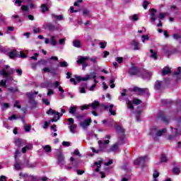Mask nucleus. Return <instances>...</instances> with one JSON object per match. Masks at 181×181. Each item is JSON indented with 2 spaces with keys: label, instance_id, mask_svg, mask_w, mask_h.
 Segmentation results:
<instances>
[{
  "label": "nucleus",
  "instance_id": "58836bf2",
  "mask_svg": "<svg viewBox=\"0 0 181 181\" xmlns=\"http://www.w3.org/2000/svg\"><path fill=\"white\" fill-rule=\"evenodd\" d=\"M50 44L52 45V46H56L57 45V42H56V36L51 37Z\"/></svg>",
  "mask_w": 181,
  "mask_h": 181
},
{
  "label": "nucleus",
  "instance_id": "412c9836",
  "mask_svg": "<svg viewBox=\"0 0 181 181\" xmlns=\"http://www.w3.org/2000/svg\"><path fill=\"white\" fill-rule=\"evenodd\" d=\"M57 165L59 166L64 165V156L62 153L58 154Z\"/></svg>",
  "mask_w": 181,
  "mask_h": 181
},
{
  "label": "nucleus",
  "instance_id": "603ef678",
  "mask_svg": "<svg viewBox=\"0 0 181 181\" xmlns=\"http://www.w3.org/2000/svg\"><path fill=\"white\" fill-rule=\"evenodd\" d=\"M133 103L136 105H139V104L142 103V100H139L138 98H134V99H133Z\"/></svg>",
  "mask_w": 181,
  "mask_h": 181
},
{
  "label": "nucleus",
  "instance_id": "f3484780",
  "mask_svg": "<svg viewBox=\"0 0 181 181\" xmlns=\"http://www.w3.org/2000/svg\"><path fill=\"white\" fill-rule=\"evenodd\" d=\"M76 80L80 82V81H87L88 80H91V75L87 74L84 77L81 78V76H76Z\"/></svg>",
  "mask_w": 181,
  "mask_h": 181
},
{
  "label": "nucleus",
  "instance_id": "7c9ffc66",
  "mask_svg": "<svg viewBox=\"0 0 181 181\" xmlns=\"http://www.w3.org/2000/svg\"><path fill=\"white\" fill-rule=\"evenodd\" d=\"M75 117L77 119H81V121H83V119H84V118H86V117H87V114H86V113H83L81 115L76 114Z\"/></svg>",
  "mask_w": 181,
  "mask_h": 181
},
{
  "label": "nucleus",
  "instance_id": "f704fd0d",
  "mask_svg": "<svg viewBox=\"0 0 181 181\" xmlns=\"http://www.w3.org/2000/svg\"><path fill=\"white\" fill-rule=\"evenodd\" d=\"M76 111H77V107L76 106L71 107L69 110V114H71V115H74V114H76Z\"/></svg>",
  "mask_w": 181,
  "mask_h": 181
},
{
  "label": "nucleus",
  "instance_id": "8fccbe9b",
  "mask_svg": "<svg viewBox=\"0 0 181 181\" xmlns=\"http://www.w3.org/2000/svg\"><path fill=\"white\" fill-rule=\"evenodd\" d=\"M173 173L174 175H179L180 173V168L175 167L173 169Z\"/></svg>",
  "mask_w": 181,
  "mask_h": 181
},
{
  "label": "nucleus",
  "instance_id": "b1692460",
  "mask_svg": "<svg viewBox=\"0 0 181 181\" xmlns=\"http://www.w3.org/2000/svg\"><path fill=\"white\" fill-rule=\"evenodd\" d=\"M23 165H24V168H36L37 163H30L29 160L25 159L24 160V163Z\"/></svg>",
  "mask_w": 181,
  "mask_h": 181
},
{
  "label": "nucleus",
  "instance_id": "13d9d810",
  "mask_svg": "<svg viewBox=\"0 0 181 181\" xmlns=\"http://www.w3.org/2000/svg\"><path fill=\"white\" fill-rule=\"evenodd\" d=\"M30 66L33 70H36V69H37V66H39V64H37V62L31 63Z\"/></svg>",
  "mask_w": 181,
  "mask_h": 181
},
{
  "label": "nucleus",
  "instance_id": "de8ad7c7",
  "mask_svg": "<svg viewBox=\"0 0 181 181\" xmlns=\"http://www.w3.org/2000/svg\"><path fill=\"white\" fill-rule=\"evenodd\" d=\"M177 111L179 114H181V100L177 101Z\"/></svg>",
  "mask_w": 181,
  "mask_h": 181
},
{
  "label": "nucleus",
  "instance_id": "49530a36",
  "mask_svg": "<svg viewBox=\"0 0 181 181\" xmlns=\"http://www.w3.org/2000/svg\"><path fill=\"white\" fill-rule=\"evenodd\" d=\"M90 60L91 63L93 64H97V62H98V57H93L89 59Z\"/></svg>",
  "mask_w": 181,
  "mask_h": 181
},
{
  "label": "nucleus",
  "instance_id": "f8f14e48",
  "mask_svg": "<svg viewBox=\"0 0 181 181\" xmlns=\"http://www.w3.org/2000/svg\"><path fill=\"white\" fill-rule=\"evenodd\" d=\"M45 28L52 31L59 30V26L54 25L52 23H47V24H45Z\"/></svg>",
  "mask_w": 181,
  "mask_h": 181
},
{
  "label": "nucleus",
  "instance_id": "72a5a7b5",
  "mask_svg": "<svg viewBox=\"0 0 181 181\" xmlns=\"http://www.w3.org/2000/svg\"><path fill=\"white\" fill-rule=\"evenodd\" d=\"M21 11H23V14L26 15L29 11V6L23 5L21 6Z\"/></svg>",
  "mask_w": 181,
  "mask_h": 181
},
{
  "label": "nucleus",
  "instance_id": "c85d7f7f",
  "mask_svg": "<svg viewBox=\"0 0 181 181\" xmlns=\"http://www.w3.org/2000/svg\"><path fill=\"white\" fill-rule=\"evenodd\" d=\"M99 106H100V103L98 102V100H94V102L90 104V107L92 110H96L97 107Z\"/></svg>",
  "mask_w": 181,
  "mask_h": 181
},
{
  "label": "nucleus",
  "instance_id": "f257e3e1",
  "mask_svg": "<svg viewBox=\"0 0 181 181\" xmlns=\"http://www.w3.org/2000/svg\"><path fill=\"white\" fill-rule=\"evenodd\" d=\"M115 128L118 132V140L116 144L111 146L110 148L107 150V152H114L115 153H117L119 145L125 144V129L118 124H115Z\"/></svg>",
  "mask_w": 181,
  "mask_h": 181
},
{
  "label": "nucleus",
  "instance_id": "dca6fc26",
  "mask_svg": "<svg viewBox=\"0 0 181 181\" xmlns=\"http://www.w3.org/2000/svg\"><path fill=\"white\" fill-rule=\"evenodd\" d=\"M158 132V127L153 126L151 128L148 135L152 136L153 139L156 138V133Z\"/></svg>",
  "mask_w": 181,
  "mask_h": 181
},
{
  "label": "nucleus",
  "instance_id": "473e14b6",
  "mask_svg": "<svg viewBox=\"0 0 181 181\" xmlns=\"http://www.w3.org/2000/svg\"><path fill=\"white\" fill-rule=\"evenodd\" d=\"M102 122L104 124H106L107 125V127H112V124H115V122L112 119L110 121H108V122L106 119H105V120H103Z\"/></svg>",
  "mask_w": 181,
  "mask_h": 181
},
{
  "label": "nucleus",
  "instance_id": "393cba45",
  "mask_svg": "<svg viewBox=\"0 0 181 181\" xmlns=\"http://www.w3.org/2000/svg\"><path fill=\"white\" fill-rule=\"evenodd\" d=\"M172 73V69L169 66H165L161 72V76H168Z\"/></svg>",
  "mask_w": 181,
  "mask_h": 181
},
{
  "label": "nucleus",
  "instance_id": "9d476101",
  "mask_svg": "<svg viewBox=\"0 0 181 181\" xmlns=\"http://www.w3.org/2000/svg\"><path fill=\"white\" fill-rule=\"evenodd\" d=\"M92 120L91 118H88L87 119L79 123L80 127H81V128H83V129H87V128H88V127H90V124H91Z\"/></svg>",
  "mask_w": 181,
  "mask_h": 181
},
{
  "label": "nucleus",
  "instance_id": "20e7f679",
  "mask_svg": "<svg viewBox=\"0 0 181 181\" xmlns=\"http://www.w3.org/2000/svg\"><path fill=\"white\" fill-rule=\"evenodd\" d=\"M125 93H127V89L123 90V93H121V96H119L118 100L119 101H126L127 104V108H129V110H134V105H132V101L128 100V98H124L125 95H127Z\"/></svg>",
  "mask_w": 181,
  "mask_h": 181
},
{
  "label": "nucleus",
  "instance_id": "09e8293b",
  "mask_svg": "<svg viewBox=\"0 0 181 181\" xmlns=\"http://www.w3.org/2000/svg\"><path fill=\"white\" fill-rule=\"evenodd\" d=\"M44 151H45L47 153H49V152H52V147L49 145H46L44 146Z\"/></svg>",
  "mask_w": 181,
  "mask_h": 181
},
{
  "label": "nucleus",
  "instance_id": "9b49d317",
  "mask_svg": "<svg viewBox=\"0 0 181 181\" xmlns=\"http://www.w3.org/2000/svg\"><path fill=\"white\" fill-rule=\"evenodd\" d=\"M157 118L158 119H161V121H163V122H165V124L169 123V119L165 117V113L163 111L158 112Z\"/></svg>",
  "mask_w": 181,
  "mask_h": 181
},
{
  "label": "nucleus",
  "instance_id": "680f3d73",
  "mask_svg": "<svg viewBox=\"0 0 181 181\" xmlns=\"http://www.w3.org/2000/svg\"><path fill=\"white\" fill-rule=\"evenodd\" d=\"M59 66L60 67H67V66H69V64L67 63V62L64 61L59 63Z\"/></svg>",
  "mask_w": 181,
  "mask_h": 181
},
{
  "label": "nucleus",
  "instance_id": "e2e57ef3",
  "mask_svg": "<svg viewBox=\"0 0 181 181\" xmlns=\"http://www.w3.org/2000/svg\"><path fill=\"white\" fill-rule=\"evenodd\" d=\"M100 49H105L107 47V42H100Z\"/></svg>",
  "mask_w": 181,
  "mask_h": 181
},
{
  "label": "nucleus",
  "instance_id": "ddd939ff",
  "mask_svg": "<svg viewBox=\"0 0 181 181\" xmlns=\"http://www.w3.org/2000/svg\"><path fill=\"white\" fill-rule=\"evenodd\" d=\"M173 77H174V78H175L176 81H179V80H181V67L180 66H179L177 69V71H175L173 74Z\"/></svg>",
  "mask_w": 181,
  "mask_h": 181
},
{
  "label": "nucleus",
  "instance_id": "a878e982",
  "mask_svg": "<svg viewBox=\"0 0 181 181\" xmlns=\"http://www.w3.org/2000/svg\"><path fill=\"white\" fill-rule=\"evenodd\" d=\"M94 165H95V166H97V168H95V172H100V168H101V165H103V159H100L99 161L98 162H95Z\"/></svg>",
  "mask_w": 181,
  "mask_h": 181
},
{
  "label": "nucleus",
  "instance_id": "423d86ee",
  "mask_svg": "<svg viewBox=\"0 0 181 181\" xmlns=\"http://www.w3.org/2000/svg\"><path fill=\"white\" fill-rule=\"evenodd\" d=\"M169 83H170V79L169 78H167L163 81H157L154 84V89L160 91L165 86L169 85Z\"/></svg>",
  "mask_w": 181,
  "mask_h": 181
},
{
  "label": "nucleus",
  "instance_id": "5701e85b",
  "mask_svg": "<svg viewBox=\"0 0 181 181\" xmlns=\"http://www.w3.org/2000/svg\"><path fill=\"white\" fill-rule=\"evenodd\" d=\"M70 160L71 162V166H69L68 169H73L74 168H78V160H74V158H73V157L70 158Z\"/></svg>",
  "mask_w": 181,
  "mask_h": 181
},
{
  "label": "nucleus",
  "instance_id": "2eb2a0df",
  "mask_svg": "<svg viewBox=\"0 0 181 181\" xmlns=\"http://www.w3.org/2000/svg\"><path fill=\"white\" fill-rule=\"evenodd\" d=\"M78 59L76 61L77 64H84L87 60H90V57L78 56Z\"/></svg>",
  "mask_w": 181,
  "mask_h": 181
},
{
  "label": "nucleus",
  "instance_id": "79ce46f5",
  "mask_svg": "<svg viewBox=\"0 0 181 181\" xmlns=\"http://www.w3.org/2000/svg\"><path fill=\"white\" fill-rule=\"evenodd\" d=\"M33 32L35 34L42 33V30H40V28H37V26H33Z\"/></svg>",
  "mask_w": 181,
  "mask_h": 181
},
{
  "label": "nucleus",
  "instance_id": "2f4dec72",
  "mask_svg": "<svg viewBox=\"0 0 181 181\" xmlns=\"http://www.w3.org/2000/svg\"><path fill=\"white\" fill-rule=\"evenodd\" d=\"M164 53L167 57H169L170 56H172L173 54V52L169 49H168L167 47L163 48Z\"/></svg>",
  "mask_w": 181,
  "mask_h": 181
},
{
  "label": "nucleus",
  "instance_id": "e433bc0d",
  "mask_svg": "<svg viewBox=\"0 0 181 181\" xmlns=\"http://www.w3.org/2000/svg\"><path fill=\"white\" fill-rule=\"evenodd\" d=\"M77 128V124H72L69 126V130L71 134H76V129Z\"/></svg>",
  "mask_w": 181,
  "mask_h": 181
},
{
  "label": "nucleus",
  "instance_id": "6e6552de",
  "mask_svg": "<svg viewBox=\"0 0 181 181\" xmlns=\"http://www.w3.org/2000/svg\"><path fill=\"white\" fill-rule=\"evenodd\" d=\"M148 160V156H144L142 157H139V158L134 160V165H139L141 168H145V163Z\"/></svg>",
  "mask_w": 181,
  "mask_h": 181
},
{
  "label": "nucleus",
  "instance_id": "338daca9",
  "mask_svg": "<svg viewBox=\"0 0 181 181\" xmlns=\"http://www.w3.org/2000/svg\"><path fill=\"white\" fill-rule=\"evenodd\" d=\"M153 177H154V179H156V178L159 177V172H158L157 170H154V173L153 174Z\"/></svg>",
  "mask_w": 181,
  "mask_h": 181
},
{
  "label": "nucleus",
  "instance_id": "c03bdc74",
  "mask_svg": "<svg viewBox=\"0 0 181 181\" xmlns=\"http://www.w3.org/2000/svg\"><path fill=\"white\" fill-rule=\"evenodd\" d=\"M38 66H46L47 64V61L45 59H40L37 62Z\"/></svg>",
  "mask_w": 181,
  "mask_h": 181
},
{
  "label": "nucleus",
  "instance_id": "774afa93",
  "mask_svg": "<svg viewBox=\"0 0 181 181\" xmlns=\"http://www.w3.org/2000/svg\"><path fill=\"white\" fill-rule=\"evenodd\" d=\"M9 121H12L13 119H19V116L16 117V115H13L8 117Z\"/></svg>",
  "mask_w": 181,
  "mask_h": 181
},
{
  "label": "nucleus",
  "instance_id": "a18cd8bd",
  "mask_svg": "<svg viewBox=\"0 0 181 181\" xmlns=\"http://www.w3.org/2000/svg\"><path fill=\"white\" fill-rule=\"evenodd\" d=\"M168 156H166V155H165V154H162L161 158H160V161L164 163H166V162H168Z\"/></svg>",
  "mask_w": 181,
  "mask_h": 181
},
{
  "label": "nucleus",
  "instance_id": "bf43d9fd",
  "mask_svg": "<svg viewBox=\"0 0 181 181\" xmlns=\"http://www.w3.org/2000/svg\"><path fill=\"white\" fill-rule=\"evenodd\" d=\"M1 76H4V77H6V78H8V72L5 69L1 70Z\"/></svg>",
  "mask_w": 181,
  "mask_h": 181
},
{
  "label": "nucleus",
  "instance_id": "4d7b16f0",
  "mask_svg": "<svg viewBox=\"0 0 181 181\" xmlns=\"http://www.w3.org/2000/svg\"><path fill=\"white\" fill-rule=\"evenodd\" d=\"M83 16H90V10L88 9H84L83 11Z\"/></svg>",
  "mask_w": 181,
  "mask_h": 181
},
{
  "label": "nucleus",
  "instance_id": "6ab92c4d",
  "mask_svg": "<svg viewBox=\"0 0 181 181\" xmlns=\"http://www.w3.org/2000/svg\"><path fill=\"white\" fill-rule=\"evenodd\" d=\"M13 168L16 170H21V169H23V168H25V165H23V163H19V161L16 159Z\"/></svg>",
  "mask_w": 181,
  "mask_h": 181
},
{
  "label": "nucleus",
  "instance_id": "c9c22d12",
  "mask_svg": "<svg viewBox=\"0 0 181 181\" xmlns=\"http://www.w3.org/2000/svg\"><path fill=\"white\" fill-rule=\"evenodd\" d=\"M150 52L151 53V57L154 59V60H156V59H158V53L156 51H153V49H150Z\"/></svg>",
  "mask_w": 181,
  "mask_h": 181
},
{
  "label": "nucleus",
  "instance_id": "37998d69",
  "mask_svg": "<svg viewBox=\"0 0 181 181\" xmlns=\"http://www.w3.org/2000/svg\"><path fill=\"white\" fill-rule=\"evenodd\" d=\"M162 104H163V105H168L169 104H172V100H169V99H163L161 100Z\"/></svg>",
  "mask_w": 181,
  "mask_h": 181
},
{
  "label": "nucleus",
  "instance_id": "1a4fd4ad",
  "mask_svg": "<svg viewBox=\"0 0 181 181\" xmlns=\"http://www.w3.org/2000/svg\"><path fill=\"white\" fill-rule=\"evenodd\" d=\"M131 91L137 93L138 95H143V94H148L149 93V90L148 88H140L138 87L132 88Z\"/></svg>",
  "mask_w": 181,
  "mask_h": 181
},
{
  "label": "nucleus",
  "instance_id": "c756f323",
  "mask_svg": "<svg viewBox=\"0 0 181 181\" xmlns=\"http://www.w3.org/2000/svg\"><path fill=\"white\" fill-rule=\"evenodd\" d=\"M167 131L168 130L165 128H164L161 130H157L156 137L157 136H162V135H163V134H166Z\"/></svg>",
  "mask_w": 181,
  "mask_h": 181
},
{
  "label": "nucleus",
  "instance_id": "ea45409f",
  "mask_svg": "<svg viewBox=\"0 0 181 181\" xmlns=\"http://www.w3.org/2000/svg\"><path fill=\"white\" fill-rule=\"evenodd\" d=\"M14 142L17 146H22L23 140H22L21 139H15Z\"/></svg>",
  "mask_w": 181,
  "mask_h": 181
},
{
  "label": "nucleus",
  "instance_id": "4be33fe9",
  "mask_svg": "<svg viewBox=\"0 0 181 181\" xmlns=\"http://www.w3.org/2000/svg\"><path fill=\"white\" fill-rule=\"evenodd\" d=\"M131 46L133 50H141V47H139V42L136 40H133L131 42Z\"/></svg>",
  "mask_w": 181,
  "mask_h": 181
},
{
  "label": "nucleus",
  "instance_id": "052dcab7",
  "mask_svg": "<svg viewBox=\"0 0 181 181\" xmlns=\"http://www.w3.org/2000/svg\"><path fill=\"white\" fill-rule=\"evenodd\" d=\"M9 107V103H4L1 105V110L4 111Z\"/></svg>",
  "mask_w": 181,
  "mask_h": 181
},
{
  "label": "nucleus",
  "instance_id": "39448f33",
  "mask_svg": "<svg viewBox=\"0 0 181 181\" xmlns=\"http://www.w3.org/2000/svg\"><path fill=\"white\" fill-rule=\"evenodd\" d=\"M47 114L49 115V114H52V115H54V118L51 119L49 120V122H57L59 119H60V117L63 115V114H60L59 112H57L56 110L49 108V110H47Z\"/></svg>",
  "mask_w": 181,
  "mask_h": 181
},
{
  "label": "nucleus",
  "instance_id": "0e129e2a",
  "mask_svg": "<svg viewBox=\"0 0 181 181\" xmlns=\"http://www.w3.org/2000/svg\"><path fill=\"white\" fill-rule=\"evenodd\" d=\"M18 57H21V59H26V57H28V56H26V54H23V52L20 51V54L18 55Z\"/></svg>",
  "mask_w": 181,
  "mask_h": 181
},
{
  "label": "nucleus",
  "instance_id": "864d4df0",
  "mask_svg": "<svg viewBox=\"0 0 181 181\" xmlns=\"http://www.w3.org/2000/svg\"><path fill=\"white\" fill-rule=\"evenodd\" d=\"M31 128H32V126H30V124H28V125L25 124L24 125V129H25V132H30Z\"/></svg>",
  "mask_w": 181,
  "mask_h": 181
},
{
  "label": "nucleus",
  "instance_id": "5fc2aeb1",
  "mask_svg": "<svg viewBox=\"0 0 181 181\" xmlns=\"http://www.w3.org/2000/svg\"><path fill=\"white\" fill-rule=\"evenodd\" d=\"M165 16H166V13H160L158 19H160V21H163V19H165Z\"/></svg>",
  "mask_w": 181,
  "mask_h": 181
},
{
  "label": "nucleus",
  "instance_id": "4c0bfd02",
  "mask_svg": "<svg viewBox=\"0 0 181 181\" xmlns=\"http://www.w3.org/2000/svg\"><path fill=\"white\" fill-rule=\"evenodd\" d=\"M6 83H8V79H3L0 81V87H4V88H6L8 87Z\"/></svg>",
  "mask_w": 181,
  "mask_h": 181
},
{
  "label": "nucleus",
  "instance_id": "7ed1b4c3",
  "mask_svg": "<svg viewBox=\"0 0 181 181\" xmlns=\"http://www.w3.org/2000/svg\"><path fill=\"white\" fill-rule=\"evenodd\" d=\"M39 94V92L35 91L33 92H28L26 93V95L28 98V103L30 105V108L31 110H33L35 108L37 107V102L35 100V96Z\"/></svg>",
  "mask_w": 181,
  "mask_h": 181
},
{
  "label": "nucleus",
  "instance_id": "aec40b11",
  "mask_svg": "<svg viewBox=\"0 0 181 181\" xmlns=\"http://www.w3.org/2000/svg\"><path fill=\"white\" fill-rule=\"evenodd\" d=\"M7 56L11 59H15V57H18V52L16 49H11L10 52L7 53Z\"/></svg>",
  "mask_w": 181,
  "mask_h": 181
},
{
  "label": "nucleus",
  "instance_id": "a19ab883",
  "mask_svg": "<svg viewBox=\"0 0 181 181\" xmlns=\"http://www.w3.org/2000/svg\"><path fill=\"white\" fill-rule=\"evenodd\" d=\"M142 113V110H138L136 112V119L137 122L141 121V114Z\"/></svg>",
  "mask_w": 181,
  "mask_h": 181
},
{
  "label": "nucleus",
  "instance_id": "f03ea898",
  "mask_svg": "<svg viewBox=\"0 0 181 181\" xmlns=\"http://www.w3.org/2000/svg\"><path fill=\"white\" fill-rule=\"evenodd\" d=\"M129 74L130 76H137V77H141L144 80H150L152 77V73L148 71L146 69H138L135 66H132L129 69Z\"/></svg>",
  "mask_w": 181,
  "mask_h": 181
},
{
  "label": "nucleus",
  "instance_id": "69168bd1",
  "mask_svg": "<svg viewBox=\"0 0 181 181\" xmlns=\"http://www.w3.org/2000/svg\"><path fill=\"white\" fill-rule=\"evenodd\" d=\"M13 2L15 4V5H18V6H22V1L21 0H14Z\"/></svg>",
  "mask_w": 181,
  "mask_h": 181
},
{
  "label": "nucleus",
  "instance_id": "6e6d98bb",
  "mask_svg": "<svg viewBox=\"0 0 181 181\" xmlns=\"http://www.w3.org/2000/svg\"><path fill=\"white\" fill-rule=\"evenodd\" d=\"M13 73H15V69L10 68L8 71H7V76L8 77H9V76L13 74Z\"/></svg>",
  "mask_w": 181,
  "mask_h": 181
},
{
  "label": "nucleus",
  "instance_id": "4468645a",
  "mask_svg": "<svg viewBox=\"0 0 181 181\" xmlns=\"http://www.w3.org/2000/svg\"><path fill=\"white\" fill-rule=\"evenodd\" d=\"M51 6H52L51 2H47L46 4H43L42 5H41L40 8H41L42 13H45V12L49 11V8H50Z\"/></svg>",
  "mask_w": 181,
  "mask_h": 181
},
{
  "label": "nucleus",
  "instance_id": "a211bd4d",
  "mask_svg": "<svg viewBox=\"0 0 181 181\" xmlns=\"http://www.w3.org/2000/svg\"><path fill=\"white\" fill-rule=\"evenodd\" d=\"M171 129L172 132H173V134L168 136V139H169L170 141L172 139H175V137L179 135V133L177 132V129L171 127Z\"/></svg>",
  "mask_w": 181,
  "mask_h": 181
},
{
  "label": "nucleus",
  "instance_id": "bb28decb",
  "mask_svg": "<svg viewBox=\"0 0 181 181\" xmlns=\"http://www.w3.org/2000/svg\"><path fill=\"white\" fill-rule=\"evenodd\" d=\"M51 16L56 21H63V19H64V18L63 17V15H56L54 13H52Z\"/></svg>",
  "mask_w": 181,
  "mask_h": 181
},
{
  "label": "nucleus",
  "instance_id": "0eeeda50",
  "mask_svg": "<svg viewBox=\"0 0 181 181\" xmlns=\"http://www.w3.org/2000/svg\"><path fill=\"white\" fill-rule=\"evenodd\" d=\"M98 144L99 145V148H100V151H103L104 152H107L108 151V144H110V140H105V139H102L99 140L98 141Z\"/></svg>",
  "mask_w": 181,
  "mask_h": 181
},
{
  "label": "nucleus",
  "instance_id": "3c124183",
  "mask_svg": "<svg viewBox=\"0 0 181 181\" xmlns=\"http://www.w3.org/2000/svg\"><path fill=\"white\" fill-rule=\"evenodd\" d=\"M11 19H16V22H18L21 23L22 22V21L21 20V18H19V16L18 15H13L11 16Z\"/></svg>",
  "mask_w": 181,
  "mask_h": 181
},
{
  "label": "nucleus",
  "instance_id": "cd10ccee",
  "mask_svg": "<svg viewBox=\"0 0 181 181\" xmlns=\"http://www.w3.org/2000/svg\"><path fill=\"white\" fill-rule=\"evenodd\" d=\"M73 46L74 47H77L78 49H80V47H81V42L78 40H74L73 42Z\"/></svg>",
  "mask_w": 181,
  "mask_h": 181
}]
</instances>
